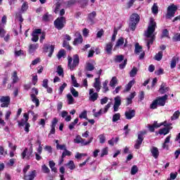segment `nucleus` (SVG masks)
<instances>
[{"mask_svg": "<svg viewBox=\"0 0 180 180\" xmlns=\"http://www.w3.org/2000/svg\"><path fill=\"white\" fill-rule=\"evenodd\" d=\"M67 98H68V105H72L75 102V99H74V97H72V95L69 94L67 95Z\"/></svg>", "mask_w": 180, "mask_h": 180, "instance_id": "37", "label": "nucleus"}, {"mask_svg": "<svg viewBox=\"0 0 180 180\" xmlns=\"http://www.w3.org/2000/svg\"><path fill=\"white\" fill-rule=\"evenodd\" d=\"M78 118H76L73 122H71L69 124V129L70 130H72V129H74L75 127V124H77V123H78Z\"/></svg>", "mask_w": 180, "mask_h": 180, "instance_id": "51", "label": "nucleus"}, {"mask_svg": "<svg viewBox=\"0 0 180 180\" xmlns=\"http://www.w3.org/2000/svg\"><path fill=\"white\" fill-rule=\"evenodd\" d=\"M108 84H109L108 80H105L103 82V94H106L108 91H109V86H108Z\"/></svg>", "mask_w": 180, "mask_h": 180, "instance_id": "33", "label": "nucleus"}, {"mask_svg": "<svg viewBox=\"0 0 180 180\" xmlns=\"http://www.w3.org/2000/svg\"><path fill=\"white\" fill-rule=\"evenodd\" d=\"M169 91V87L167 86V84L162 83L160 85V88L159 89V92L161 95H164V94H166V92H168Z\"/></svg>", "mask_w": 180, "mask_h": 180, "instance_id": "20", "label": "nucleus"}, {"mask_svg": "<svg viewBox=\"0 0 180 180\" xmlns=\"http://www.w3.org/2000/svg\"><path fill=\"white\" fill-rule=\"evenodd\" d=\"M41 169L44 174H50V169L46 165L41 166Z\"/></svg>", "mask_w": 180, "mask_h": 180, "instance_id": "47", "label": "nucleus"}, {"mask_svg": "<svg viewBox=\"0 0 180 180\" xmlns=\"http://www.w3.org/2000/svg\"><path fill=\"white\" fill-rule=\"evenodd\" d=\"M146 134H147L146 130H143L138 133V139L134 145V148H136V150H139L140 147H141V144L143 143V140H144V136H146Z\"/></svg>", "mask_w": 180, "mask_h": 180, "instance_id": "4", "label": "nucleus"}, {"mask_svg": "<svg viewBox=\"0 0 180 180\" xmlns=\"http://www.w3.org/2000/svg\"><path fill=\"white\" fill-rule=\"evenodd\" d=\"M61 6V4L60 2L56 3L55 8H54V12L55 13H58L60 12V7Z\"/></svg>", "mask_w": 180, "mask_h": 180, "instance_id": "59", "label": "nucleus"}, {"mask_svg": "<svg viewBox=\"0 0 180 180\" xmlns=\"http://www.w3.org/2000/svg\"><path fill=\"white\" fill-rule=\"evenodd\" d=\"M65 23V18L64 17L58 18L54 21L55 27H56V29H58V30H61V29L64 27Z\"/></svg>", "mask_w": 180, "mask_h": 180, "instance_id": "10", "label": "nucleus"}, {"mask_svg": "<svg viewBox=\"0 0 180 180\" xmlns=\"http://www.w3.org/2000/svg\"><path fill=\"white\" fill-rule=\"evenodd\" d=\"M122 105V98L120 96H117L115 98V103H114V112H117L119 110V107Z\"/></svg>", "mask_w": 180, "mask_h": 180, "instance_id": "15", "label": "nucleus"}, {"mask_svg": "<svg viewBox=\"0 0 180 180\" xmlns=\"http://www.w3.org/2000/svg\"><path fill=\"white\" fill-rule=\"evenodd\" d=\"M89 101H91V102H95V101H97L98 98V93H94V89H90L89 92Z\"/></svg>", "mask_w": 180, "mask_h": 180, "instance_id": "18", "label": "nucleus"}, {"mask_svg": "<svg viewBox=\"0 0 180 180\" xmlns=\"http://www.w3.org/2000/svg\"><path fill=\"white\" fill-rule=\"evenodd\" d=\"M24 118L21 120V121H18L19 126H25L26 125L27 121L29 120V114L27 112L24 113Z\"/></svg>", "mask_w": 180, "mask_h": 180, "instance_id": "21", "label": "nucleus"}, {"mask_svg": "<svg viewBox=\"0 0 180 180\" xmlns=\"http://www.w3.org/2000/svg\"><path fill=\"white\" fill-rule=\"evenodd\" d=\"M30 97L32 102H33V103H35V106L37 108H39V106L40 105V101L39 100V98H37V96H34V94L30 95Z\"/></svg>", "mask_w": 180, "mask_h": 180, "instance_id": "28", "label": "nucleus"}, {"mask_svg": "<svg viewBox=\"0 0 180 180\" xmlns=\"http://www.w3.org/2000/svg\"><path fill=\"white\" fill-rule=\"evenodd\" d=\"M44 51L45 53H49L48 57H51V56H53V53H54V45L45 44L44 45Z\"/></svg>", "mask_w": 180, "mask_h": 180, "instance_id": "11", "label": "nucleus"}, {"mask_svg": "<svg viewBox=\"0 0 180 180\" xmlns=\"http://www.w3.org/2000/svg\"><path fill=\"white\" fill-rule=\"evenodd\" d=\"M112 50H113V44L109 42L105 45V51L107 54H112Z\"/></svg>", "mask_w": 180, "mask_h": 180, "instance_id": "23", "label": "nucleus"}, {"mask_svg": "<svg viewBox=\"0 0 180 180\" xmlns=\"http://www.w3.org/2000/svg\"><path fill=\"white\" fill-rule=\"evenodd\" d=\"M57 123H58V119H57V117H54L51 122V127H56V126H57Z\"/></svg>", "mask_w": 180, "mask_h": 180, "instance_id": "63", "label": "nucleus"}, {"mask_svg": "<svg viewBox=\"0 0 180 180\" xmlns=\"http://www.w3.org/2000/svg\"><path fill=\"white\" fill-rule=\"evenodd\" d=\"M79 119H86V120H88V112L86 110H84L79 115Z\"/></svg>", "mask_w": 180, "mask_h": 180, "instance_id": "36", "label": "nucleus"}, {"mask_svg": "<svg viewBox=\"0 0 180 180\" xmlns=\"http://www.w3.org/2000/svg\"><path fill=\"white\" fill-rule=\"evenodd\" d=\"M137 172H139V167H137L136 165H134L131 169V174L136 175Z\"/></svg>", "mask_w": 180, "mask_h": 180, "instance_id": "49", "label": "nucleus"}, {"mask_svg": "<svg viewBox=\"0 0 180 180\" xmlns=\"http://www.w3.org/2000/svg\"><path fill=\"white\" fill-rule=\"evenodd\" d=\"M37 49H39V44H30L29 46V53L30 54H32V53L34 52L35 51H37Z\"/></svg>", "mask_w": 180, "mask_h": 180, "instance_id": "29", "label": "nucleus"}, {"mask_svg": "<svg viewBox=\"0 0 180 180\" xmlns=\"http://www.w3.org/2000/svg\"><path fill=\"white\" fill-rule=\"evenodd\" d=\"M134 53L136 54V56H139V60H143L146 56V52L143 51V46H140L139 43L135 44Z\"/></svg>", "mask_w": 180, "mask_h": 180, "instance_id": "7", "label": "nucleus"}, {"mask_svg": "<svg viewBox=\"0 0 180 180\" xmlns=\"http://www.w3.org/2000/svg\"><path fill=\"white\" fill-rule=\"evenodd\" d=\"M137 71H139L137 70V68H135V67L133 68L132 70L129 72L130 77H136V75H137Z\"/></svg>", "mask_w": 180, "mask_h": 180, "instance_id": "45", "label": "nucleus"}, {"mask_svg": "<svg viewBox=\"0 0 180 180\" xmlns=\"http://www.w3.org/2000/svg\"><path fill=\"white\" fill-rule=\"evenodd\" d=\"M112 105V103L110 102L108 103L105 107L103 109V113H106L108 110H109V108H110V105Z\"/></svg>", "mask_w": 180, "mask_h": 180, "instance_id": "62", "label": "nucleus"}, {"mask_svg": "<svg viewBox=\"0 0 180 180\" xmlns=\"http://www.w3.org/2000/svg\"><path fill=\"white\" fill-rule=\"evenodd\" d=\"M75 37H76V38L75 39V40L73 41V44H74V46H78V44H81V43H82L84 39H82V36L81 35V34L79 32H76Z\"/></svg>", "mask_w": 180, "mask_h": 180, "instance_id": "17", "label": "nucleus"}, {"mask_svg": "<svg viewBox=\"0 0 180 180\" xmlns=\"http://www.w3.org/2000/svg\"><path fill=\"white\" fill-rule=\"evenodd\" d=\"M152 13L153 15H157L158 13V6H157V4H154L152 7Z\"/></svg>", "mask_w": 180, "mask_h": 180, "instance_id": "52", "label": "nucleus"}, {"mask_svg": "<svg viewBox=\"0 0 180 180\" xmlns=\"http://www.w3.org/2000/svg\"><path fill=\"white\" fill-rule=\"evenodd\" d=\"M98 139L100 140V143H101V144H103V143H105L106 139L105 137L104 136L103 134H101L98 136Z\"/></svg>", "mask_w": 180, "mask_h": 180, "instance_id": "64", "label": "nucleus"}, {"mask_svg": "<svg viewBox=\"0 0 180 180\" xmlns=\"http://www.w3.org/2000/svg\"><path fill=\"white\" fill-rule=\"evenodd\" d=\"M86 70V71H94V70H95V66L91 63H87Z\"/></svg>", "mask_w": 180, "mask_h": 180, "instance_id": "42", "label": "nucleus"}, {"mask_svg": "<svg viewBox=\"0 0 180 180\" xmlns=\"http://www.w3.org/2000/svg\"><path fill=\"white\" fill-rule=\"evenodd\" d=\"M134 116H136V110H129L125 112V117L128 120L133 119Z\"/></svg>", "mask_w": 180, "mask_h": 180, "instance_id": "19", "label": "nucleus"}, {"mask_svg": "<svg viewBox=\"0 0 180 180\" xmlns=\"http://www.w3.org/2000/svg\"><path fill=\"white\" fill-rule=\"evenodd\" d=\"M37 176V172H36V170H33V171L29 172L28 174H24V179L33 180Z\"/></svg>", "mask_w": 180, "mask_h": 180, "instance_id": "16", "label": "nucleus"}, {"mask_svg": "<svg viewBox=\"0 0 180 180\" xmlns=\"http://www.w3.org/2000/svg\"><path fill=\"white\" fill-rule=\"evenodd\" d=\"M1 108H8L11 105V97L9 96H1L0 97Z\"/></svg>", "mask_w": 180, "mask_h": 180, "instance_id": "8", "label": "nucleus"}, {"mask_svg": "<svg viewBox=\"0 0 180 180\" xmlns=\"http://www.w3.org/2000/svg\"><path fill=\"white\" fill-rule=\"evenodd\" d=\"M92 140H94V137H91L88 141H85V139H82L81 136L77 135L74 139V143L76 144H81L82 146H84L91 144L92 143Z\"/></svg>", "mask_w": 180, "mask_h": 180, "instance_id": "5", "label": "nucleus"}, {"mask_svg": "<svg viewBox=\"0 0 180 180\" xmlns=\"http://www.w3.org/2000/svg\"><path fill=\"white\" fill-rule=\"evenodd\" d=\"M123 44L124 47H127V40L126 39L124 42V38L121 37L117 39L116 44L114 47V50H117V49H119L120 46H123Z\"/></svg>", "mask_w": 180, "mask_h": 180, "instance_id": "13", "label": "nucleus"}, {"mask_svg": "<svg viewBox=\"0 0 180 180\" xmlns=\"http://www.w3.org/2000/svg\"><path fill=\"white\" fill-rule=\"evenodd\" d=\"M61 117L63 119L65 118V122H71V115H68V112L63 110L62 111L61 114Z\"/></svg>", "mask_w": 180, "mask_h": 180, "instance_id": "26", "label": "nucleus"}, {"mask_svg": "<svg viewBox=\"0 0 180 180\" xmlns=\"http://www.w3.org/2000/svg\"><path fill=\"white\" fill-rule=\"evenodd\" d=\"M71 154H72L71 151L66 149L62 153V158L67 157V155L70 156V155H71Z\"/></svg>", "mask_w": 180, "mask_h": 180, "instance_id": "57", "label": "nucleus"}, {"mask_svg": "<svg viewBox=\"0 0 180 180\" xmlns=\"http://www.w3.org/2000/svg\"><path fill=\"white\" fill-rule=\"evenodd\" d=\"M168 100V95L165 94L163 96L157 97L155 101L158 103V106H165V103Z\"/></svg>", "mask_w": 180, "mask_h": 180, "instance_id": "12", "label": "nucleus"}, {"mask_svg": "<svg viewBox=\"0 0 180 180\" xmlns=\"http://www.w3.org/2000/svg\"><path fill=\"white\" fill-rule=\"evenodd\" d=\"M173 41H180V33H176L173 38H172Z\"/></svg>", "mask_w": 180, "mask_h": 180, "instance_id": "60", "label": "nucleus"}, {"mask_svg": "<svg viewBox=\"0 0 180 180\" xmlns=\"http://www.w3.org/2000/svg\"><path fill=\"white\" fill-rule=\"evenodd\" d=\"M158 106V103H157L156 100H154L150 104V108L151 109H157Z\"/></svg>", "mask_w": 180, "mask_h": 180, "instance_id": "61", "label": "nucleus"}, {"mask_svg": "<svg viewBox=\"0 0 180 180\" xmlns=\"http://www.w3.org/2000/svg\"><path fill=\"white\" fill-rule=\"evenodd\" d=\"M117 120H120V113L117 112L113 115L112 116V122H116Z\"/></svg>", "mask_w": 180, "mask_h": 180, "instance_id": "48", "label": "nucleus"}, {"mask_svg": "<svg viewBox=\"0 0 180 180\" xmlns=\"http://www.w3.org/2000/svg\"><path fill=\"white\" fill-rule=\"evenodd\" d=\"M115 63H122L124 60V56L123 55H118L115 57Z\"/></svg>", "mask_w": 180, "mask_h": 180, "instance_id": "41", "label": "nucleus"}, {"mask_svg": "<svg viewBox=\"0 0 180 180\" xmlns=\"http://www.w3.org/2000/svg\"><path fill=\"white\" fill-rule=\"evenodd\" d=\"M140 22V15L137 13H133L130 16V20H129V28L132 32H134L136 30V28L137 27V24Z\"/></svg>", "mask_w": 180, "mask_h": 180, "instance_id": "2", "label": "nucleus"}, {"mask_svg": "<svg viewBox=\"0 0 180 180\" xmlns=\"http://www.w3.org/2000/svg\"><path fill=\"white\" fill-rule=\"evenodd\" d=\"M71 79H72V84L75 88H78L79 87V84L77 82V79H75V76L71 75Z\"/></svg>", "mask_w": 180, "mask_h": 180, "instance_id": "39", "label": "nucleus"}, {"mask_svg": "<svg viewBox=\"0 0 180 180\" xmlns=\"http://www.w3.org/2000/svg\"><path fill=\"white\" fill-rule=\"evenodd\" d=\"M65 165L66 167H68L69 169H75V164L72 160H70L69 162H68Z\"/></svg>", "mask_w": 180, "mask_h": 180, "instance_id": "40", "label": "nucleus"}, {"mask_svg": "<svg viewBox=\"0 0 180 180\" xmlns=\"http://www.w3.org/2000/svg\"><path fill=\"white\" fill-rule=\"evenodd\" d=\"M162 59V51H160L155 56V60H156V61H161Z\"/></svg>", "mask_w": 180, "mask_h": 180, "instance_id": "46", "label": "nucleus"}, {"mask_svg": "<svg viewBox=\"0 0 180 180\" xmlns=\"http://www.w3.org/2000/svg\"><path fill=\"white\" fill-rule=\"evenodd\" d=\"M168 133H169V128L165 127L159 130V134L160 135L166 136Z\"/></svg>", "mask_w": 180, "mask_h": 180, "instance_id": "35", "label": "nucleus"}, {"mask_svg": "<svg viewBox=\"0 0 180 180\" xmlns=\"http://www.w3.org/2000/svg\"><path fill=\"white\" fill-rule=\"evenodd\" d=\"M11 78L13 79V84H16V82L19 81V77H18V72L16 71L13 72Z\"/></svg>", "mask_w": 180, "mask_h": 180, "instance_id": "34", "label": "nucleus"}, {"mask_svg": "<svg viewBox=\"0 0 180 180\" xmlns=\"http://www.w3.org/2000/svg\"><path fill=\"white\" fill-rule=\"evenodd\" d=\"M28 8H29V4H27V2H24L21 7L22 12H26Z\"/></svg>", "mask_w": 180, "mask_h": 180, "instance_id": "50", "label": "nucleus"}, {"mask_svg": "<svg viewBox=\"0 0 180 180\" xmlns=\"http://www.w3.org/2000/svg\"><path fill=\"white\" fill-rule=\"evenodd\" d=\"M32 154L33 148L31 147L30 150L27 148H25L21 153V158H22V160H30V158L32 157Z\"/></svg>", "mask_w": 180, "mask_h": 180, "instance_id": "9", "label": "nucleus"}, {"mask_svg": "<svg viewBox=\"0 0 180 180\" xmlns=\"http://www.w3.org/2000/svg\"><path fill=\"white\" fill-rule=\"evenodd\" d=\"M150 153L155 159L158 158V155H160V151L158 150V148L155 146H153L150 148Z\"/></svg>", "mask_w": 180, "mask_h": 180, "instance_id": "22", "label": "nucleus"}, {"mask_svg": "<svg viewBox=\"0 0 180 180\" xmlns=\"http://www.w3.org/2000/svg\"><path fill=\"white\" fill-rule=\"evenodd\" d=\"M134 96H136V92L131 93L127 98V105H131V103H133V99H134Z\"/></svg>", "mask_w": 180, "mask_h": 180, "instance_id": "30", "label": "nucleus"}, {"mask_svg": "<svg viewBox=\"0 0 180 180\" xmlns=\"http://www.w3.org/2000/svg\"><path fill=\"white\" fill-rule=\"evenodd\" d=\"M64 56H65V51L62 49L58 53L57 57L58 60H60V58H62V57H64Z\"/></svg>", "mask_w": 180, "mask_h": 180, "instance_id": "56", "label": "nucleus"}, {"mask_svg": "<svg viewBox=\"0 0 180 180\" xmlns=\"http://www.w3.org/2000/svg\"><path fill=\"white\" fill-rule=\"evenodd\" d=\"M109 153V148H104L102 149L101 150V157H105V155H108Z\"/></svg>", "mask_w": 180, "mask_h": 180, "instance_id": "53", "label": "nucleus"}, {"mask_svg": "<svg viewBox=\"0 0 180 180\" xmlns=\"http://www.w3.org/2000/svg\"><path fill=\"white\" fill-rule=\"evenodd\" d=\"M67 88V83H63L60 87H59V94L62 95L63 92L64 91V89Z\"/></svg>", "mask_w": 180, "mask_h": 180, "instance_id": "54", "label": "nucleus"}, {"mask_svg": "<svg viewBox=\"0 0 180 180\" xmlns=\"http://www.w3.org/2000/svg\"><path fill=\"white\" fill-rule=\"evenodd\" d=\"M171 140V136H168L165 139V142L162 144V148L163 149H167L168 150V143H169V141Z\"/></svg>", "mask_w": 180, "mask_h": 180, "instance_id": "32", "label": "nucleus"}, {"mask_svg": "<svg viewBox=\"0 0 180 180\" xmlns=\"http://www.w3.org/2000/svg\"><path fill=\"white\" fill-rule=\"evenodd\" d=\"M43 20L45 22H49V20H53V15H49V13H46L43 16Z\"/></svg>", "mask_w": 180, "mask_h": 180, "instance_id": "38", "label": "nucleus"}, {"mask_svg": "<svg viewBox=\"0 0 180 180\" xmlns=\"http://www.w3.org/2000/svg\"><path fill=\"white\" fill-rule=\"evenodd\" d=\"M68 67L70 68V71H74L75 67L79 64V56L78 55L73 56V63H72V58L68 56Z\"/></svg>", "mask_w": 180, "mask_h": 180, "instance_id": "3", "label": "nucleus"}, {"mask_svg": "<svg viewBox=\"0 0 180 180\" xmlns=\"http://www.w3.org/2000/svg\"><path fill=\"white\" fill-rule=\"evenodd\" d=\"M119 84V80L117 79V77H112L111 80L110 81V86L115 89L116 85Z\"/></svg>", "mask_w": 180, "mask_h": 180, "instance_id": "24", "label": "nucleus"}, {"mask_svg": "<svg viewBox=\"0 0 180 180\" xmlns=\"http://www.w3.org/2000/svg\"><path fill=\"white\" fill-rule=\"evenodd\" d=\"M179 116H180V112L179 110H176L171 117V120H176L177 119L179 118Z\"/></svg>", "mask_w": 180, "mask_h": 180, "instance_id": "43", "label": "nucleus"}, {"mask_svg": "<svg viewBox=\"0 0 180 180\" xmlns=\"http://www.w3.org/2000/svg\"><path fill=\"white\" fill-rule=\"evenodd\" d=\"M95 16H96V12L95 11H93L92 13L89 14L88 18L91 22V25H94V19H95Z\"/></svg>", "mask_w": 180, "mask_h": 180, "instance_id": "31", "label": "nucleus"}, {"mask_svg": "<svg viewBox=\"0 0 180 180\" xmlns=\"http://www.w3.org/2000/svg\"><path fill=\"white\" fill-rule=\"evenodd\" d=\"M156 28L157 23L154 21V18H150L148 30L145 32L146 37L150 39H148L147 41V47L148 50H150V44H153L154 42V32H155Z\"/></svg>", "mask_w": 180, "mask_h": 180, "instance_id": "1", "label": "nucleus"}, {"mask_svg": "<svg viewBox=\"0 0 180 180\" xmlns=\"http://www.w3.org/2000/svg\"><path fill=\"white\" fill-rule=\"evenodd\" d=\"M57 150H65L67 149V146L65 144L60 145V143H58L56 145Z\"/></svg>", "mask_w": 180, "mask_h": 180, "instance_id": "58", "label": "nucleus"}, {"mask_svg": "<svg viewBox=\"0 0 180 180\" xmlns=\"http://www.w3.org/2000/svg\"><path fill=\"white\" fill-rule=\"evenodd\" d=\"M93 86L97 92L101 91V81L99 80V77L95 79V82L94 83Z\"/></svg>", "mask_w": 180, "mask_h": 180, "instance_id": "25", "label": "nucleus"}, {"mask_svg": "<svg viewBox=\"0 0 180 180\" xmlns=\"http://www.w3.org/2000/svg\"><path fill=\"white\" fill-rule=\"evenodd\" d=\"M70 92L75 98H78L79 93L78 91H77V90L74 89V87H72L70 89Z\"/></svg>", "mask_w": 180, "mask_h": 180, "instance_id": "55", "label": "nucleus"}, {"mask_svg": "<svg viewBox=\"0 0 180 180\" xmlns=\"http://www.w3.org/2000/svg\"><path fill=\"white\" fill-rule=\"evenodd\" d=\"M56 72L58 73V75H59V77H64V70H63V68H61V66H58Z\"/></svg>", "mask_w": 180, "mask_h": 180, "instance_id": "44", "label": "nucleus"}, {"mask_svg": "<svg viewBox=\"0 0 180 180\" xmlns=\"http://www.w3.org/2000/svg\"><path fill=\"white\" fill-rule=\"evenodd\" d=\"M178 11V7L174 4H171L167 7V19H171V18H174L175 16V12Z\"/></svg>", "mask_w": 180, "mask_h": 180, "instance_id": "6", "label": "nucleus"}, {"mask_svg": "<svg viewBox=\"0 0 180 180\" xmlns=\"http://www.w3.org/2000/svg\"><path fill=\"white\" fill-rule=\"evenodd\" d=\"M39 34H41V29H35L32 34V41L34 43L39 41Z\"/></svg>", "mask_w": 180, "mask_h": 180, "instance_id": "14", "label": "nucleus"}, {"mask_svg": "<svg viewBox=\"0 0 180 180\" xmlns=\"http://www.w3.org/2000/svg\"><path fill=\"white\" fill-rule=\"evenodd\" d=\"M179 61V57L174 56L172 58L171 63H170V68L174 69L176 67V63Z\"/></svg>", "mask_w": 180, "mask_h": 180, "instance_id": "27", "label": "nucleus"}]
</instances>
